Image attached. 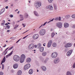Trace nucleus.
I'll return each instance as SVG.
<instances>
[{
	"instance_id": "obj_1",
	"label": "nucleus",
	"mask_w": 75,
	"mask_h": 75,
	"mask_svg": "<svg viewBox=\"0 0 75 75\" xmlns=\"http://www.w3.org/2000/svg\"><path fill=\"white\" fill-rule=\"evenodd\" d=\"M20 58V57L17 55H14L13 57V60L15 61H16V62H18V61H19Z\"/></svg>"
},
{
	"instance_id": "obj_2",
	"label": "nucleus",
	"mask_w": 75,
	"mask_h": 75,
	"mask_svg": "<svg viewBox=\"0 0 75 75\" xmlns=\"http://www.w3.org/2000/svg\"><path fill=\"white\" fill-rule=\"evenodd\" d=\"M45 30L44 29H42L40 31L39 34L40 35H44L45 34Z\"/></svg>"
},
{
	"instance_id": "obj_3",
	"label": "nucleus",
	"mask_w": 75,
	"mask_h": 75,
	"mask_svg": "<svg viewBox=\"0 0 75 75\" xmlns=\"http://www.w3.org/2000/svg\"><path fill=\"white\" fill-rule=\"evenodd\" d=\"M30 67H31L30 64H26L24 66L23 69L25 71V70H27V69H28V68H30Z\"/></svg>"
},
{
	"instance_id": "obj_4",
	"label": "nucleus",
	"mask_w": 75,
	"mask_h": 75,
	"mask_svg": "<svg viewBox=\"0 0 75 75\" xmlns=\"http://www.w3.org/2000/svg\"><path fill=\"white\" fill-rule=\"evenodd\" d=\"M58 55V53L55 52L53 53L51 55V57H52V58H55L57 57Z\"/></svg>"
},
{
	"instance_id": "obj_5",
	"label": "nucleus",
	"mask_w": 75,
	"mask_h": 75,
	"mask_svg": "<svg viewBox=\"0 0 75 75\" xmlns=\"http://www.w3.org/2000/svg\"><path fill=\"white\" fill-rule=\"evenodd\" d=\"M35 6L37 8H38V7H40L41 6V2H38L35 4Z\"/></svg>"
},
{
	"instance_id": "obj_6",
	"label": "nucleus",
	"mask_w": 75,
	"mask_h": 75,
	"mask_svg": "<svg viewBox=\"0 0 75 75\" xmlns=\"http://www.w3.org/2000/svg\"><path fill=\"white\" fill-rule=\"evenodd\" d=\"M56 25L57 27H58L59 28H62V24L61 22H58L56 24Z\"/></svg>"
},
{
	"instance_id": "obj_7",
	"label": "nucleus",
	"mask_w": 75,
	"mask_h": 75,
	"mask_svg": "<svg viewBox=\"0 0 75 75\" xmlns=\"http://www.w3.org/2000/svg\"><path fill=\"white\" fill-rule=\"evenodd\" d=\"M39 37V35L38 34H35L33 36V40H37V38H38Z\"/></svg>"
},
{
	"instance_id": "obj_8",
	"label": "nucleus",
	"mask_w": 75,
	"mask_h": 75,
	"mask_svg": "<svg viewBox=\"0 0 75 75\" xmlns=\"http://www.w3.org/2000/svg\"><path fill=\"white\" fill-rule=\"evenodd\" d=\"M34 44H31L28 47V48L29 50H33V49L34 48Z\"/></svg>"
},
{
	"instance_id": "obj_9",
	"label": "nucleus",
	"mask_w": 75,
	"mask_h": 75,
	"mask_svg": "<svg viewBox=\"0 0 75 75\" xmlns=\"http://www.w3.org/2000/svg\"><path fill=\"white\" fill-rule=\"evenodd\" d=\"M60 61V60L59 58H56L54 60V64H57V63H58Z\"/></svg>"
},
{
	"instance_id": "obj_10",
	"label": "nucleus",
	"mask_w": 75,
	"mask_h": 75,
	"mask_svg": "<svg viewBox=\"0 0 75 75\" xmlns=\"http://www.w3.org/2000/svg\"><path fill=\"white\" fill-rule=\"evenodd\" d=\"M46 8L47 9H50V10H53V7L51 5H49L47 6Z\"/></svg>"
},
{
	"instance_id": "obj_11",
	"label": "nucleus",
	"mask_w": 75,
	"mask_h": 75,
	"mask_svg": "<svg viewBox=\"0 0 75 75\" xmlns=\"http://www.w3.org/2000/svg\"><path fill=\"white\" fill-rule=\"evenodd\" d=\"M52 40H50L48 42L47 44V47L48 48H50V47H51V44H52Z\"/></svg>"
},
{
	"instance_id": "obj_12",
	"label": "nucleus",
	"mask_w": 75,
	"mask_h": 75,
	"mask_svg": "<svg viewBox=\"0 0 75 75\" xmlns=\"http://www.w3.org/2000/svg\"><path fill=\"white\" fill-rule=\"evenodd\" d=\"M72 46V44L71 43H68L67 44H66L65 46V47L68 48V47H70Z\"/></svg>"
},
{
	"instance_id": "obj_13",
	"label": "nucleus",
	"mask_w": 75,
	"mask_h": 75,
	"mask_svg": "<svg viewBox=\"0 0 75 75\" xmlns=\"http://www.w3.org/2000/svg\"><path fill=\"white\" fill-rule=\"evenodd\" d=\"M72 52V50H70L67 53V55L68 56H70Z\"/></svg>"
},
{
	"instance_id": "obj_14",
	"label": "nucleus",
	"mask_w": 75,
	"mask_h": 75,
	"mask_svg": "<svg viewBox=\"0 0 75 75\" xmlns=\"http://www.w3.org/2000/svg\"><path fill=\"white\" fill-rule=\"evenodd\" d=\"M18 64L15 63L13 65V67L14 69H17L18 68Z\"/></svg>"
},
{
	"instance_id": "obj_15",
	"label": "nucleus",
	"mask_w": 75,
	"mask_h": 75,
	"mask_svg": "<svg viewBox=\"0 0 75 75\" xmlns=\"http://www.w3.org/2000/svg\"><path fill=\"white\" fill-rule=\"evenodd\" d=\"M64 26L65 28H67V27H68L69 26V25L68 23H65L64 24Z\"/></svg>"
},
{
	"instance_id": "obj_16",
	"label": "nucleus",
	"mask_w": 75,
	"mask_h": 75,
	"mask_svg": "<svg viewBox=\"0 0 75 75\" xmlns=\"http://www.w3.org/2000/svg\"><path fill=\"white\" fill-rule=\"evenodd\" d=\"M21 58L24 60L25 59V56L24 54H22L21 56Z\"/></svg>"
},
{
	"instance_id": "obj_17",
	"label": "nucleus",
	"mask_w": 75,
	"mask_h": 75,
	"mask_svg": "<svg viewBox=\"0 0 75 75\" xmlns=\"http://www.w3.org/2000/svg\"><path fill=\"white\" fill-rule=\"evenodd\" d=\"M31 61V59L30 58H28L26 59V62L28 63H29V62H30Z\"/></svg>"
},
{
	"instance_id": "obj_18",
	"label": "nucleus",
	"mask_w": 75,
	"mask_h": 75,
	"mask_svg": "<svg viewBox=\"0 0 75 75\" xmlns=\"http://www.w3.org/2000/svg\"><path fill=\"white\" fill-rule=\"evenodd\" d=\"M42 55L43 57H45L47 55V52H43L42 53Z\"/></svg>"
},
{
	"instance_id": "obj_19",
	"label": "nucleus",
	"mask_w": 75,
	"mask_h": 75,
	"mask_svg": "<svg viewBox=\"0 0 75 75\" xmlns=\"http://www.w3.org/2000/svg\"><path fill=\"white\" fill-rule=\"evenodd\" d=\"M41 68L43 71H46V69H47L46 67H45L44 66H42L41 67Z\"/></svg>"
},
{
	"instance_id": "obj_20",
	"label": "nucleus",
	"mask_w": 75,
	"mask_h": 75,
	"mask_svg": "<svg viewBox=\"0 0 75 75\" xmlns=\"http://www.w3.org/2000/svg\"><path fill=\"white\" fill-rule=\"evenodd\" d=\"M39 50L40 52H43V51H44V47H40Z\"/></svg>"
},
{
	"instance_id": "obj_21",
	"label": "nucleus",
	"mask_w": 75,
	"mask_h": 75,
	"mask_svg": "<svg viewBox=\"0 0 75 75\" xmlns=\"http://www.w3.org/2000/svg\"><path fill=\"white\" fill-rule=\"evenodd\" d=\"M33 72V70L32 69H30L29 71V74H32Z\"/></svg>"
},
{
	"instance_id": "obj_22",
	"label": "nucleus",
	"mask_w": 75,
	"mask_h": 75,
	"mask_svg": "<svg viewBox=\"0 0 75 75\" xmlns=\"http://www.w3.org/2000/svg\"><path fill=\"white\" fill-rule=\"evenodd\" d=\"M13 51H12V52H11L8 54L6 56V58H8V57H10V55H11L12 54H13Z\"/></svg>"
},
{
	"instance_id": "obj_23",
	"label": "nucleus",
	"mask_w": 75,
	"mask_h": 75,
	"mask_svg": "<svg viewBox=\"0 0 75 75\" xmlns=\"http://www.w3.org/2000/svg\"><path fill=\"white\" fill-rule=\"evenodd\" d=\"M5 61H6V57H4L3 58V60L2 61L1 64H3V63H4V62H5Z\"/></svg>"
},
{
	"instance_id": "obj_24",
	"label": "nucleus",
	"mask_w": 75,
	"mask_h": 75,
	"mask_svg": "<svg viewBox=\"0 0 75 75\" xmlns=\"http://www.w3.org/2000/svg\"><path fill=\"white\" fill-rule=\"evenodd\" d=\"M52 45L53 47H57V44L56 43L54 42L52 44Z\"/></svg>"
},
{
	"instance_id": "obj_25",
	"label": "nucleus",
	"mask_w": 75,
	"mask_h": 75,
	"mask_svg": "<svg viewBox=\"0 0 75 75\" xmlns=\"http://www.w3.org/2000/svg\"><path fill=\"white\" fill-rule=\"evenodd\" d=\"M20 18H22V19L20 20V21H23V20H24V18H23V15H20Z\"/></svg>"
},
{
	"instance_id": "obj_26",
	"label": "nucleus",
	"mask_w": 75,
	"mask_h": 75,
	"mask_svg": "<svg viewBox=\"0 0 75 75\" xmlns=\"http://www.w3.org/2000/svg\"><path fill=\"white\" fill-rule=\"evenodd\" d=\"M34 13L36 16H38V14L36 11H34Z\"/></svg>"
},
{
	"instance_id": "obj_27",
	"label": "nucleus",
	"mask_w": 75,
	"mask_h": 75,
	"mask_svg": "<svg viewBox=\"0 0 75 75\" xmlns=\"http://www.w3.org/2000/svg\"><path fill=\"white\" fill-rule=\"evenodd\" d=\"M22 72L21 70H19L18 72V75H21L22 74Z\"/></svg>"
},
{
	"instance_id": "obj_28",
	"label": "nucleus",
	"mask_w": 75,
	"mask_h": 75,
	"mask_svg": "<svg viewBox=\"0 0 75 75\" xmlns=\"http://www.w3.org/2000/svg\"><path fill=\"white\" fill-rule=\"evenodd\" d=\"M24 61V59H23L21 58V59L20 60V62H21V63H23Z\"/></svg>"
},
{
	"instance_id": "obj_29",
	"label": "nucleus",
	"mask_w": 75,
	"mask_h": 75,
	"mask_svg": "<svg viewBox=\"0 0 75 75\" xmlns=\"http://www.w3.org/2000/svg\"><path fill=\"white\" fill-rule=\"evenodd\" d=\"M67 75H72L71 72L69 71H67Z\"/></svg>"
},
{
	"instance_id": "obj_30",
	"label": "nucleus",
	"mask_w": 75,
	"mask_h": 75,
	"mask_svg": "<svg viewBox=\"0 0 75 75\" xmlns=\"http://www.w3.org/2000/svg\"><path fill=\"white\" fill-rule=\"evenodd\" d=\"M8 48L9 47H8L7 48H6V49L5 50V51L3 52L2 53L3 55H4V54H5V53L6 52V51H7V50L8 49Z\"/></svg>"
},
{
	"instance_id": "obj_31",
	"label": "nucleus",
	"mask_w": 75,
	"mask_h": 75,
	"mask_svg": "<svg viewBox=\"0 0 75 75\" xmlns=\"http://www.w3.org/2000/svg\"><path fill=\"white\" fill-rule=\"evenodd\" d=\"M28 14H27V13H25V18H27V17H28Z\"/></svg>"
},
{
	"instance_id": "obj_32",
	"label": "nucleus",
	"mask_w": 75,
	"mask_h": 75,
	"mask_svg": "<svg viewBox=\"0 0 75 75\" xmlns=\"http://www.w3.org/2000/svg\"><path fill=\"white\" fill-rule=\"evenodd\" d=\"M18 26H19L18 25H15V27H14V29H16L17 28V27H18Z\"/></svg>"
},
{
	"instance_id": "obj_33",
	"label": "nucleus",
	"mask_w": 75,
	"mask_h": 75,
	"mask_svg": "<svg viewBox=\"0 0 75 75\" xmlns=\"http://www.w3.org/2000/svg\"><path fill=\"white\" fill-rule=\"evenodd\" d=\"M55 34L54 33H51L52 37H53L54 36V35H55Z\"/></svg>"
},
{
	"instance_id": "obj_34",
	"label": "nucleus",
	"mask_w": 75,
	"mask_h": 75,
	"mask_svg": "<svg viewBox=\"0 0 75 75\" xmlns=\"http://www.w3.org/2000/svg\"><path fill=\"white\" fill-rule=\"evenodd\" d=\"M54 8L55 10H57V5L55 4H54Z\"/></svg>"
},
{
	"instance_id": "obj_35",
	"label": "nucleus",
	"mask_w": 75,
	"mask_h": 75,
	"mask_svg": "<svg viewBox=\"0 0 75 75\" xmlns=\"http://www.w3.org/2000/svg\"><path fill=\"white\" fill-rule=\"evenodd\" d=\"M53 0H48V1L49 2V3H51L52 2V1Z\"/></svg>"
},
{
	"instance_id": "obj_36",
	"label": "nucleus",
	"mask_w": 75,
	"mask_h": 75,
	"mask_svg": "<svg viewBox=\"0 0 75 75\" xmlns=\"http://www.w3.org/2000/svg\"><path fill=\"white\" fill-rule=\"evenodd\" d=\"M72 17L73 18H75V14L72 15Z\"/></svg>"
},
{
	"instance_id": "obj_37",
	"label": "nucleus",
	"mask_w": 75,
	"mask_h": 75,
	"mask_svg": "<svg viewBox=\"0 0 75 75\" xmlns=\"http://www.w3.org/2000/svg\"><path fill=\"white\" fill-rule=\"evenodd\" d=\"M4 73L2 71L0 72V75H3Z\"/></svg>"
},
{
	"instance_id": "obj_38",
	"label": "nucleus",
	"mask_w": 75,
	"mask_h": 75,
	"mask_svg": "<svg viewBox=\"0 0 75 75\" xmlns=\"http://www.w3.org/2000/svg\"><path fill=\"white\" fill-rule=\"evenodd\" d=\"M4 21V23H1V25H4V24H5V21Z\"/></svg>"
},
{
	"instance_id": "obj_39",
	"label": "nucleus",
	"mask_w": 75,
	"mask_h": 75,
	"mask_svg": "<svg viewBox=\"0 0 75 75\" xmlns=\"http://www.w3.org/2000/svg\"><path fill=\"white\" fill-rule=\"evenodd\" d=\"M69 17V15H67L66 16V18H68Z\"/></svg>"
},
{
	"instance_id": "obj_40",
	"label": "nucleus",
	"mask_w": 75,
	"mask_h": 75,
	"mask_svg": "<svg viewBox=\"0 0 75 75\" xmlns=\"http://www.w3.org/2000/svg\"><path fill=\"white\" fill-rule=\"evenodd\" d=\"M13 48V46H12V47H10L9 49H8V50H11V49H12V48Z\"/></svg>"
},
{
	"instance_id": "obj_41",
	"label": "nucleus",
	"mask_w": 75,
	"mask_h": 75,
	"mask_svg": "<svg viewBox=\"0 0 75 75\" xmlns=\"http://www.w3.org/2000/svg\"><path fill=\"white\" fill-rule=\"evenodd\" d=\"M28 35H27V36H25L23 38V39H25V38H26V37H28Z\"/></svg>"
},
{
	"instance_id": "obj_42",
	"label": "nucleus",
	"mask_w": 75,
	"mask_h": 75,
	"mask_svg": "<svg viewBox=\"0 0 75 75\" xmlns=\"http://www.w3.org/2000/svg\"><path fill=\"white\" fill-rule=\"evenodd\" d=\"M73 68H75V63H74V64L73 66Z\"/></svg>"
},
{
	"instance_id": "obj_43",
	"label": "nucleus",
	"mask_w": 75,
	"mask_h": 75,
	"mask_svg": "<svg viewBox=\"0 0 75 75\" xmlns=\"http://www.w3.org/2000/svg\"><path fill=\"white\" fill-rule=\"evenodd\" d=\"M38 45L39 46V47H40L41 46V44H38Z\"/></svg>"
},
{
	"instance_id": "obj_44",
	"label": "nucleus",
	"mask_w": 75,
	"mask_h": 75,
	"mask_svg": "<svg viewBox=\"0 0 75 75\" xmlns=\"http://www.w3.org/2000/svg\"><path fill=\"white\" fill-rule=\"evenodd\" d=\"M54 19H52L51 21H49L48 22V23H50V22H51V21H53V20H54Z\"/></svg>"
},
{
	"instance_id": "obj_45",
	"label": "nucleus",
	"mask_w": 75,
	"mask_h": 75,
	"mask_svg": "<svg viewBox=\"0 0 75 75\" xmlns=\"http://www.w3.org/2000/svg\"><path fill=\"white\" fill-rule=\"evenodd\" d=\"M9 16L11 18L13 17V15H9Z\"/></svg>"
},
{
	"instance_id": "obj_46",
	"label": "nucleus",
	"mask_w": 75,
	"mask_h": 75,
	"mask_svg": "<svg viewBox=\"0 0 75 75\" xmlns=\"http://www.w3.org/2000/svg\"><path fill=\"white\" fill-rule=\"evenodd\" d=\"M3 12H4V11L2 12V10H1V12H0V15L1 14H2L3 13Z\"/></svg>"
},
{
	"instance_id": "obj_47",
	"label": "nucleus",
	"mask_w": 75,
	"mask_h": 75,
	"mask_svg": "<svg viewBox=\"0 0 75 75\" xmlns=\"http://www.w3.org/2000/svg\"><path fill=\"white\" fill-rule=\"evenodd\" d=\"M4 69V64H2V69Z\"/></svg>"
},
{
	"instance_id": "obj_48",
	"label": "nucleus",
	"mask_w": 75,
	"mask_h": 75,
	"mask_svg": "<svg viewBox=\"0 0 75 75\" xmlns=\"http://www.w3.org/2000/svg\"><path fill=\"white\" fill-rule=\"evenodd\" d=\"M55 20H57V21L58 20H59V18H55Z\"/></svg>"
},
{
	"instance_id": "obj_49",
	"label": "nucleus",
	"mask_w": 75,
	"mask_h": 75,
	"mask_svg": "<svg viewBox=\"0 0 75 75\" xmlns=\"http://www.w3.org/2000/svg\"><path fill=\"white\" fill-rule=\"evenodd\" d=\"M21 40V39H19V40H18L16 42V43H18V42H19V41H20Z\"/></svg>"
},
{
	"instance_id": "obj_50",
	"label": "nucleus",
	"mask_w": 75,
	"mask_h": 75,
	"mask_svg": "<svg viewBox=\"0 0 75 75\" xmlns=\"http://www.w3.org/2000/svg\"><path fill=\"white\" fill-rule=\"evenodd\" d=\"M47 22H45L44 23V24L43 25H45V24H47Z\"/></svg>"
},
{
	"instance_id": "obj_51",
	"label": "nucleus",
	"mask_w": 75,
	"mask_h": 75,
	"mask_svg": "<svg viewBox=\"0 0 75 75\" xmlns=\"http://www.w3.org/2000/svg\"><path fill=\"white\" fill-rule=\"evenodd\" d=\"M34 47L35 48H37V45H35L34 46Z\"/></svg>"
},
{
	"instance_id": "obj_52",
	"label": "nucleus",
	"mask_w": 75,
	"mask_h": 75,
	"mask_svg": "<svg viewBox=\"0 0 75 75\" xmlns=\"http://www.w3.org/2000/svg\"><path fill=\"white\" fill-rule=\"evenodd\" d=\"M6 27H7V28H10V26L9 25L6 26Z\"/></svg>"
},
{
	"instance_id": "obj_53",
	"label": "nucleus",
	"mask_w": 75,
	"mask_h": 75,
	"mask_svg": "<svg viewBox=\"0 0 75 75\" xmlns=\"http://www.w3.org/2000/svg\"><path fill=\"white\" fill-rule=\"evenodd\" d=\"M73 28H75V25H73Z\"/></svg>"
},
{
	"instance_id": "obj_54",
	"label": "nucleus",
	"mask_w": 75,
	"mask_h": 75,
	"mask_svg": "<svg viewBox=\"0 0 75 75\" xmlns=\"http://www.w3.org/2000/svg\"><path fill=\"white\" fill-rule=\"evenodd\" d=\"M61 17H59V21H61Z\"/></svg>"
},
{
	"instance_id": "obj_55",
	"label": "nucleus",
	"mask_w": 75,
	"mask_h": 75,
	"mask_svg": "<svg viewBox=\"0 0 75 75\" xmlns=\"http://www.w3.org/2000/svg\"><path fill=\"white\" fill-rule=\"evenodd\" d=\"M28 31H29V30H28L26 31V32H24V33H23V34H24V33H26V32H27Z\"/></svg>"
},
{
	"instance_id": "obj_56",
	"label": "nucleus",
	"mask_w": 75,
	"mask_h": 75,
	"mask_svg": "<svg viewBox=\"0 0 75 75\" xmlns=\"http://www.w3.org/2000/svg\"><path fill=\"white\" fill-rule=\"evenodd\" d=\"M8 6H6L5 7V8H6V9H7L8 8Z\"/></svg>"
},
{
	"instance_id": "obj_57",
	"label": "nucleus",
	"mask_w": 75,
	"mask_h": 75,
	"mask_svg": "<svg viewBox=\"0 0 75 75\" xmlns=\"http://www.w3.org/2000/svg\"><path fill=\"white\" fill-rule=\"evenodd\" d=\"M6 46H7V45H6V44H5L4 46H3V47H6Z\"/></svg>"
},
{
	"instance_id": "obj_58",
	"label": "nucleus",
	"mask_w": 75,
	"mask_h": 75,
	"mask_svg": "<svg viewBox=\"0 0 75 75\" xmlns=\"http://www.w3.org/2000/svg\"><path fill=\"white\" fill-rule=\"evenodd\" d=\"M45 44H46L45 43L43 44V46H44V47L45 46Z\"/></svg>"
},
{
	"instance_id": "obj_59",
	"label": "nucleus",
	"mask_w": 75,
	"mask_h": 75,
	"mask_svg": "<svg viewBox=\"0 0 75 75\" xmlns=\"http://www.w3.org/2000/svg\"><path fill=\"white\" fill-rule=\"evenodd\" d=\"M5 25H8V23H6L5 24Z\"/></svg>"
},
{
	"instance_id": "obj_60",
	"label": "nucleus",
	"mask_w": 75,
	"mask_h": 75,
	"mask_svg": "<svg viewBox=\"0 0 75 75\" xmlns=\"http://www.w3.org/2000/svg\"><path fill=\"white\" fill-rule=\"evenodd\" d=\"M10 32V30H7V32H8H8Z\"/></svg>"
},
{
	"instance_id": "obj_61",
	"label": "nucleus",
	"mask_w": 75,
	"mask_h": 75,
	"mask_svg": "<svg viewBox=\"0 0 75 75\" xmlns=\"http://www.w3.org/2000/svg\"><path fill=\"white\" fill-rule=\"evenodd\" d=\"M50 31H52V29H50Z\"/></svg>"
},
{
	"instance_id": "obj_62",
	"label": "nucleus",
	"mask_w": 75,
	"mask_h": 75,
	"mask_svg": "<svg viewBox=\"0 0 75 75\" xmlns=\"http://www.w3.org/2000/svg\"><path fill=\"white\" fill-rule=\"evenodd\" d=\"M19 12H20V11H18V12H17V13H18V14H19Z\"/></svg>"
},
{
	"instance_id": "obj_63",
	"label": "nucleus",
	"mask_w": 75,
	"mask_h": 75,
	"mask_svg": "<svg viewBox=\"0 0 75 75\" xmlns=\"http://www.w3.org/2000/svg\"><path fill=\"white\" fill-rule=\"evenodd\" d=\"M46 61H47V59L45 60V62H46Z\"/></svg>"
},
{
	"instance_id": "obj_64",
	"label": "nucleus",
	"mask_w": 75,
	"mask_h": 75,
	"mask_svg": "<svg viewBox=\"0 0 75 75\" xmlns=\"http://www.w3.org/2000/svg\"><path fill=\"white\" fill-rule=\"evenodd\" d=\"M5 1H6V2L7 1V0H5Z\"/></svg>"
}]
</instances>
